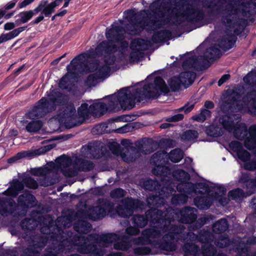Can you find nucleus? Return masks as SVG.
Returning <instances> with one entry per match:
<instances>
[{
    "label": "nucleus",
    "instance_id": "49",
    "mask_svg": "<svg viewBox=\"0 0 256 256\" xmlns=\"http://www.w3.org/2000/svg\"><path fill=\"white\" fill-rule=\"evenodd\" d=\"M118 147L119 145L116 142L112 143L111 146H110V149L115 154H118Z\"/></svg>",
    "mask_w": 256,
    "mask_h": 256
},
{
    "label": "nucleus",
    "instance_id": "60",
    "mask_svg": "<svg viewBox=\"0 0 256 256\" xmlns=\"http://www.w3.org/2000/svg\"><path fill=\"white\" fill-rule=\"evenodd\" d=\"M18 131L16 130H11L10 131V136H16L18 134Z\"/></svg>",
    "mask_w": 256,
    "mask_h": 256
},
{
    "label": "nucleus",
    "instance_id": "43",
    "mask_svg": "<svg viewBox=\"0 0 256 256\" xmlns=\"http://www.w3.org/2000/svg\"><path fill=\"white\" fill-rule=\"evenodd\" d=\"M196 13V10L194 9V8L190 6V7H188L187 8L186 10L184 12V14H182L183 16H194Z\"/></svg>",
    "mask_w": 256,
    "mask_h": 256
},
{
    "label": "nucleus",
    "instance_id": "41",
    "mask_svg": "<svg viewBox=\"0 0 256 256\" xmlns=\"http://www.w3.org/2000/svg\"><path fill=\"white\" fill-rule=\"evenodd\" d=\"M214 243L216 246L220 248L226 246L229 244L228 240L227 238H222L218 242Z\"/></svg>",
    "mask_w": 256,
    "mask_h": 256
},
{
    "label": "nucleus",
    "instance_id": "7",
    "mask_svg": "<svg viewBox=\"0 0 256 256\" xmlns=\"http://www.w3.org/2000/svg\"><path fill=\"white\" fill-rule=\"evenodd\" d=\"M66 100L65 96L60 94L56 98L52 94L48 98H42L28 113V116L32 119L40 118L46 112L52 110L56 106L62 104V102Z\"/></svg>",
    "mask_w": 256,
    "mask_h": 256
},
{
    "label": "nucleus",
    "instance_id": "11",
    "mask_svg": "<svg viewBox=\"0 0 256 256\" xmlns=\"http://www.w3.org/2000/svg\"><path fill=\"white\" fill-rule=\"evenodd\" d=\"M184 248L186 254H190L192 256H200L201 254L204 256H212L215 252L214 247L208 244L207 240L206 244L202 246V252L197 246L190 243L186 244Z\"/></svg>",
    "mask_w": 256,
    "mask_h": 256
},
{
    "label": "nucleus",
    "instance_id": "20",
    "mask_svg": "<svg viewBox=\"0 0 256 256\" xmlns=\"http://www.w3.org/2000/svg\"><path fill=\"white\" fill-rule=\"evenodd\" d=\"M78 114L83 119L88 118L90 114H92V100L82 104L78 110Z\"/></svg>",
    "mask_w": 256,
    "mask_h": 256
},
{
    "label": "nucleus",
    "instance_id": "34",
    "mask_svg": "<svg viewBox=\"0 0 256 256\" xmlns=\"http://www.w3.org/2000/svg\"><path fill=\"white\" fill-rule=\"evenodd\" d=\"M244 194L241 190L238 188L229 192L228 196L232 200H238L239 198H243Z\"/></svg>",
    "mask_w": 256,
    "mask_h": 256
},
{
    "label": "nucleus",
    "instance_id": "26",
    "mask_svg": "<svg viewBox=\"0 0 256 256\" xmlns=\"http://www.w3.org/2000/svg\"><path fill=\"white\" fill-rule=\"evenodd\" d=\"M228 228V223L226 220L222 219L217 222L213 226V230L215 232H220Z\"/></svg>",
    "mask_w": 256,
    "mask_h": 256
},
{
    "label": "nucleus",
    "instance_id": "35",
    "mask_svg": "<svg viewBox=\"0 0 256 256\" xmlns=\"http://www.w3.org/2000/svg\"><path fill=\"white\" fill-rule=\"evenodd\" d=\"M244 82L248 84H252L256 82V72H250L244 78Z\"/></svg>",
    "mask_w": 256,
    "mask_h": 256
},
{
    "label": "nucleus",
    "instance_id": "37",
    "mask_svg": "<svg viewBox=\"0 0 256 256\" xmlns=\"http://www.w3.org/2000/svg\"><path fill=\"white\" fill-rule=\"evenodd\" d=\"M33 16L32 11L26 12L20 14V21L22 23H26L30 20Z\"/></svg>",
    "mask_w": 256,
    "mask_h": 256
},
{
    "label": "nucleus",
    "instance_id": "52",
    "mask_svg": "<svg viewBox=\"0 0 256 256\" xmlns=\"http://www.w3.org/2000/svg\"><path fill=\"white\" fill-rule=\"evenodd\" d=\"M230 77V76L228 74L223 75L218 82V85L219 86L223 84L226 80H228Z\"/></svg>",
    "mask_w": 256,
    "mask_h": 256
},
{
    "label": "nucleus",
    "instance_id": "1",
    "mask_svg": "<svg viewBox=\"0 0 256 256\" xmlns=\"http://www.w3.org/2000/svg\"><path fill=\"white\" fill-rule=\"evenodd\" d=\"M150 232L145 230L143 236L133 238L127 242L124 238L115 234H102L97 238L90 236L78 237L74 246L78 252L90 254L91 256H144L158 254L159 251L148 246L136 248V246L146 245L152 241Z\"/></svg>",
    "mask_w": 256,
    "mask_h": 256
},
{
    "label": "nucleus",
    "instance_id": "53",
    "mask_svg": "<svg viewBox=\"0 0 256 256\" xmlns=\"http://www.w3.org/2000/svg\"><path fill=\"white\" fill-rule=\"evenodd\" d=\"M16 26L14 22H7L4 24V29L6 30H12Z\"/></svg>",
    "mask_w": 256,
    "mask_h": 256
},
{
    "label": "nucleus",
    "instance_id": "18",
    "mask_svg": "<svg viewBox=\"0 0 256 256\" xmlns=\"http://www.w3.org/2000/svg\"><path fill=\"white\" fill-rule=\"evenodd\" d=\"M43 150H37L32 152L31 151H24L17 154L12 158L8 160L9 163H12L17 160L22 158H32L36 156L40 155L43 152Z\"/></svg>",
    "mask_w": 256,
    "mask_h": 256
},
{
    "label": "nucleus",
    "instance_id": "57",
    "mask_svg": "<svg viewBox=\"0 0 256 256\" xmlns=\"http://www.w3.org/2000/svg\"><path fill=\"white\" fill-rule=\"evenodd\" d=\"M204 106L208 108H212L214 107V104L212 102L206 101L204 104Z\"/></svg>",
    "mask_w": 256,
    "mask_h": 256
},
{
    "label": "nucleus",
    "instance_id": "29",
    "mask_svg": "<svg viewBox=\"0 0 256 256\" xmlns=\"http://www.w3.org/2000/svg\"><path fill=\"white\" fill-rule=\"evenodd\" d=\"M42 126V124L40 121H32L28 124L26 126V130L29 132H36L38 131Z\"/></svg>",
    "mask_w": 256,
    "mask_h": 256
},
{
    "label": "nucleus",
    "instance_id": "10",
    "mask_svg": "<svg viewBox=\"0 0 256 256\" xmlns=\"http://www.w3.org/2000/svg\"><path fill=\"white\" fill-rule=\"evenodd\" d=\"M195 76V74L192 72H182L178 76L172 78L168 82V84L173 90H177L180 86L186 88L192 84Z\"/></svg>",
    "mask_w": 256,
    "mask_h": 256
},
{
    "label": "nucleus",
    "instance_id": "42",
    "mask_svg": "<svg viewBox=\"0 0 256 256\" xmlns=\"http://www.w3.org/2000/svg\"><path fill=\"white\" fill-rule=\"evenodd\" d=\"M121 157L124 161L126 162H130L135 160L132 156H130V154L129 152H127L126 153H122Z\"/></svg>",
    "mask_w": 256,
    "mask_h": 256
},
{
    "label": "nucleus",
    "instance_id": "48",
    "mask_svg": "<svg viewBox=\"0 0 256 256\" xmlns=\"http://www.w3.org/2000/svg\"><path fill=\"white\" fill-rule=\"evenodd\" d=\"M184 116L182 114H178L168 118L169 122H177L182 120Z\"/></svg>",
    "mask_w": 256,
    "mask_h": 256
},
{
    "label": "nucleus",
    "instance_id": "28",
    "mask_svg": "<svg viewBox=\"0 0 256 256\" xmlns=\"http://www.w3.org/2000/svg\"><path fill=\"white\" fill-rule=\"evenodd\" d=\"M223 133L222 130L219 126H210L207 129V134L211 136L217 137L222 135Z\"/></svg>",
    "mask_w": 256,
    "mask_h": 256
},
{
    "label": "nucleus",
    "instance_id": "24",
    "mask_svg": "<svg viewBox=\"0 0 256 256\" xmlns=\"http://www.w3.org/2000/svg\"><path fill=\"white\" fill-rule=\"evenodd\" d=\"M106 214V210L99 206L91 208L89 211L90 218L94 220L104 218Z\"/></svg>",
    "mask_w": 256,
    "mask_h": 256
},
{
    "label": "nucleus",
    "instance_id": "33",
    "mask_svg": "<svg viewBox=\"0 0 256 256\" xmlns=\"http://www.w3.org/2000/svg\"><path fill=\"white\" fill-rule=\"evenodd\" d=\"M210 110H203L198 115L194 116V119L197 121L202 122H204L208 118L210 117Z\"/></svg>",
    "mask_w": 256,
    "mask_h": 256
},
{
    "label": "nucleus",
    "instance_id": "12",
    "mask_svg": "<svg viewBox=\"0 0 256 256\" xmlns=\"http://www.w3.org/2000/svg\"><path fill=\"white\" fill-rule=\"evenodd\" d=\"M151 46V42L144 40H134L130 46L132 50L130 56V62L137 61L142 56V51L148 49Z\"/></svg>",
    "mask_w": 256,
    "mask_h": 256
},
{
    "label": "nucleus",
    "instance_id": "22",
    "mask_svg": "<svg viewBox=\"0 0 256 256\" xmlns=\"http://www.w3.org/2000/svg\"><path fill=\"white\" fill-rule=\"evenodd\" d=\"M24 188L22 184L18 180H14L12 182L10 188L6 190L4 194L5 195L16 196L18 192L20 191Z\"/></svg>",
    "mask_w": 256,
    "mask_h": 256
},
{
    "label": "nucleus",
    "instance_id": "50",
    "mask_svg": "<svg viewBox=\"0 0 256 256\" xmlns=\"http://www.w3.org/2000/svg\"><path fill=\"white\" fill-rule=\"evenodd\" d=\"M194 104H188L184 106L181 108V110H184L185 112L188 113L190 112L194 108Z\"/></svg>",
    "mask_w": 256,
    "mask_h": 256
},
{
    "label": "nucleus",
    "instance_id": "31",
    "mask_svg": "<svg viewBox=\"0 0 256 256\" xmlns=\"http://www.w3.org/2000/svg\"><path fill=\"white\" fill-rule=\"evenodd\" d=\"M51 172L50 170L48 168V166L46 168H40L32 169L30 173L36 176H46Z\"/></svg>",
    "mask_w": 256,
    "mask_h": 256
},
{
    "label": "nucleus",
    "instance_id": "32",
    "mask_svg": "<svg viewBox=\"0 0 256 256\" xmlns=\"http://www.w3.org/2000/svg\"><path fill=\"white\" fill-rule=\"evenodd\" d=\"M173 175L178 180L182 182H184L189 179L188 174L184 170H180L176 171L174 173Z\"/></svg>",
    "mask_w": 256,
    "mask_h": 256
},
{
    "label": "nucleus",
    "instance_id": "21",
    "mask_svg": "<svg viewBox=\"0 0 256 256\" xmlns=\"http://www.w3.org/2000/svg\"><path fill=\"white\" fill-rule=\"evenodd\" d=\"M246 98L248 100L246 106L249 112L254 115H256V92L252 91L248 94Z\"/></svg>",
    "mask_w": 256,
    "mask_h": 256
},
{
    "label": "nucleus",
    "instance_id": "17",
    "mask_svg": "<svg viewBox=\"0 0 256 256\" xmlns=\"http://www.w3.org/2000/svg\"><path fill=\"white\" fill-rule=\"evenodd\" d=\"M173 191L174 190L170 188H164L161 190V192L160 193V196H150L148 198L147 202L150 205H153L158 206L159 205H160L164 203L163 200L164 198L165 197H168L169 196V194L170 193L172 194Z\"/></svg>",
    "mask_w": 256,
    "mask_h": 256
},
{
    "label": "nucleus",
    "instance_id": "5",
    "mask_svg": "<svg viewBox=\"0 0 256 256\" xmlns=\"http://www.w3.org/2000/svg\"><path fill=\"white\" fill-rule=\"evenodd\" d=\"M178 190L184 194H177L172 198V202L174 204L184 203L188 197V194H192V192L195 194L207 193V196L196 198L194 202L198 208L200 209H205L209 208L211 204L214 201H218L222 204L224 205L227 203V200L224 198L223 200L222 195L226 193L225 188L222 186H215L212 190H210L208 186L203 183H199L194 186L190 183L182 182L178 184Z\"/></svg>",
    "mask_w": 256,
    "mask_h": 256
},
{
    "label": "nucleus",
    "instance_id": "3",
    "mask_svg": "<svg viewBox=\"0 0 256 256\" xmlns=\"http://www.w3.org/2000/svg\"><path fill=\"white\" fill-rule=\"evenodd\" d=\"M124 30L115 25H112L110 29L106 32V38L108 42L100 43L95 50L96 54L104 55V66H100L97 62L90 64V72L92 74L89 76L88 81L90 84L94 80L104 78L110 76V65L115 61L114 53L116 54H124L126 48H128V43L123 40Z\"/></svg>",
    "mask_w": 256,
    "mask_h": 256
},
{
    "label": "nucleus",
    "instance_id": "62",
    "mask_svg": "<svg viewBox=\"0 0 256 256\" xmlns=\"http://www.w3.org/2000/svg\"><path fill=\"white\" fill-rule=\"evenodd\" d=\"M170 126V124L164 123V124H161L160 127L162 128H164H164H169Z\"/></svg>",
    "mask_w": 256,
    "mask_h": 256
},
{
    "label": "nucleus",
    "instance_id": "64",
    "mask_svg": "<svg viewBox=\"0 0 256 256\" xmlns=\"http://www.w3.org/2000/svg\"><path fill=\"white\" fill-rule=\"evenodd\" d=\"M191 61H192V60L191 59H189V60H187L186 62H184L183 64V66H186V65H187V64L188 63H190V64H188V66L190 65H191Z\"/></svg>",
    "mask_w": 256,
    "mask_h": 256
},
{
    "label": "nucleus",
    "instance_id": "39",
    "mask_svg": "<svg viewBox=\"0 0 256 256\" xmlns=\"http://www.w3.org/2000/svg\"><path fill=\"white\" fill-rule=\"evenodd\" d=\"M34 199V197L29 194H26V196H20L18 198V202L19 203H24V204H27L29 200H33Z\"/></svg>",
    "mask_w": 256,
    "mask_h": 256
},
{
    "label": "nucleus",
    "instance_id": "25",
    "mask_svg": "<svg viewBox=\"0 0 256 256\" xmlns=\"http://www.w3.org/2000/svg\"><path fill=\"white\" fill-rule=\"evenodd\" d=\"M62 2V0H55L48 4L42 10V12L45 16H48L54 12V9L58 6Z\"/></svg>",
    "mask_w": 256,
    "mask_h": 256
},
{
    "label": "nucleus",
    "instance_id": "15",
    "mask_svg": "<svg viewBox=\"0 0 256 256\" xmlns=\"http://www.w3.org/2000/svg\"><path fill=\"white\" fill-rule=\"evenodd\" d=\"M138 200H133L132 198H127L122 202L118 209L117 212L120 216H130L135 208H137Z\"/></svg>",
    "mask_w": 256,
    "mask_h": 256
},
{
    "label": "nucleus",
    "instance_id": "55",
    "mask_svg": "<svg viewBox=\"0 0 256 256\" xmlns=\"http://www.w3.org/2000/svg\"><path fill=\"white\" fill-rule=\"evenodd\" d=\"M130 127L128 125H126L124 126L122 128L118 130V132L119 133L126 132L129 131Z\"/></svg>",
    "mask_w": 256,
    "mask_h": 256
},
{
    "label": "nucleus",
    "instance_id": "23",
    "mask_svg": "<svg viewBox=\"0 0 256 256\" xmlns=\"http://www.w3.org/2000/svg\"><path fill=\"white\" fill-rule=\"evenodd\" d=\"M24 29V27H20L10 32L2 34L0 36V44L17 36L21 32H23Z\"/></svg>",
    "mask_w": 256,
    "mask_h": 256
},
{
    "label": "nucleus",
    "instance_id": "6",
    "mask_svg": "<svg viewBox=\"0 0 256 256\" xmlns=\"http://www.w3.org/2000/svg\"><path fill=\"white\" fill-rule=\"evenodd\" d=\"M168 158L174 162H180L183 158V152L180 149H176L170 152L168 155L163 152H158L155 154L150 160V162L156 165L152 170L155 175L167 176L169 171L168 168L163 166L166 159Z\"/></svg>",
    "mask_w": 256,
    "mask_h": 256
},
{
    "label": "nucleus",
    "instance_id": "38",
    "mask_svg": "<svg viewBox=\"0 0 256 256\" xmlns=\"http://www.w3.org/2000/svg\"><path fill=\"white\" fill-rule=\"evenodd\" d=\"M157 184L158 182H156L152 180H148L144 182V186L146 190H153L156 189L155 187Z\"/></svg>",
    "mask_w": 256,
    "mask_h": 256
},
{
    "label": "nucleus",
    "instance_id": "30",
    "mask_svg": "<svg viewBox=\"0 0 256 256\" xmlns=\"http://www.w3.org/2000/svg\"><path fill=\"white\" fill-rule=\"evenodd\" d=\"M198 136V133L195 130H188L182 135V138L184 140L194 141Z\"/></svg>",
    "mask_w": 256,
    "mask_h": 256
},
{
    "label": "nucleus",
    "instance_id": "54",
    "mask_svg": "<svg viewBox=\"0 0 256 256\" xmlns=\"http://www.w3.org/2000/svg\"><path fill=\"white\" fill-rule=\"evenodd\" d=\"M34 0H24L19 4L20 8H22L32 2Z\"/></svg>",
    "mask_w": 256,
    "mask_h": 256
},
{
    "label": "nucleus",
    "instance_id": "8",
    "mask_svg": "<svg viewBox=\"0 0 256 256\" xmlns=\"http://www.w3.org/2000/svg\"><path fill=\"white\" fill-rule=\"evenodd\" d=\"M239 115L224 116L220 118V126L225 130L234 132V136L238 139H242L248 134L244 124H238Z\"/></svg>",
    "mask_w": 256,
    "mask_h": 256
},
{
    "label": "nucleus",
    "instance_id": "9",
    "mask_svg": "<svg viewBox=\"0 0 256 256\" xmlns=\"http://www.w3.org/2000/svg\"><path fill=\"white\" fill-rule=\"evenodd\" d=\"M230 148L238 158L244 162V166L245 169L250 170L256 169V162L250 160L249 154L243 150L240 142H232L230 144Z\"/></svg>",
    "mask_w": 256,
    "mask_h": 256
},
{
    "label": "nucleus",
    "instance_id": "59",
    "mask_svg": "<svg viewBox=\"0 0 256 256\" xmlns=\"http://www.w3.org/2000/svg\"><path fill=\"white\" fill-rule=\"evenodd\" d=\"M67 12V10H62L60 11L59 12L56 14L54 16H62L64 15Z\"/></svg>",
    "mask_w": 256,
    "mask_h": 256
},
{
    "label": "nucleus",
    "instance_id": "46",
    "mask_svg": "<svg viewBox=\"0 0 256 256\" xmlns=\"http://www.w3.org/2000/svg\"><path fill=\"white\" fill-rule=\"evenodd\" d=\"M134 28H135L134 30H131L130 31L129 34H136L140 32V30L143 28L141 26V24H135L132 26Z\"/></svg>",
    "mask_w": 256,
    "mask_h": 256
},
{
    "label": "nucleus",
    "instance_id": "40",
    "mask_svg": "<svg viewBox=\"0 0 256 256\" xmlns=\"http://www.w3.org/2000/svg\"><path fill=\"white\" fill-rule=\"evenodd\" d=\"M124 194V190L120 188H117L113 190L110 192V196L113 198H119L123 196Z\"/></svg>",
    "mask_w": 256,
    "mask_h": 256
},
{
    "label": "nucleus",
    "instance_id": "14",
    "mask_svg": "<svg viewBox=\"0 0 256 256\" xmlns=\"http://www.w3.org/2000/svg\"><path fill=\"white\" fill-rule=\"evenodd\" d=\"M58 160L60 164V171L65 176L72 177L76 175L77 173L76 166L74 164H72L70 158L62 156Z\"/></svg>",
    "mask_w": 256,
    "mask_h": 256
},
{
    "label": "nucleus",
    "instance_id": "51",
    "mask_svg": "<svg viewBox=\"0 0 256 256\" xmlns=\"http://www.w3.org/2000/svg\"><path fill=\"white\" fill-rule=\"evenodd\" d=\"M246 188H248L249 187H250V188L252 189V190L250 192V193H252L254 190V188H256V184H254V182L252 180H249L246 182Z\"/></svg>",
    "mask_w": 256,
    "mask_h": 256
},
{
    "label": "nucleus",
    "instance_id": "36",
    "mask_svg": "<svg viewBox=\"0 0 256 256\" xmlns=\"http://www.w3.org/2000/svg\"><path fill=\"white\" fill-rule=\"evenodd\" d=\"M26 186L30 188H36L38 186L37 182L30 177H26L24 180Z\"/></svg>",
    "mask_w": 256,
    "mask_h": 256
},
{
    "label": "nucleus",
    "instance_id": "63",
    "mask_svg": "<svg viewBox=\"0 0 256 256\" xmlns=\"http://www.w3.org/2000/svg\"><path fill=\"white\" fill-rule=\"evenodd\" d=\"M43 19H44V16H40L36 19L35 22L38 23V22H40V21H42Z\"/></svg>",
    "mask_w": 256,
    "mask_h": 256
},
{
    "label": "nucleus",
    "instance_id": "13",
    "mask_svg": "<svg viewBox=\"0 0 256 256\" xmlns=\"http://www.w3.org/2000/svg\"><path fill=\"white\" fill-rule=\"evenodd\" d=\"M58 117L59 120L62 122H64V119H65L64 122L67 120H71L72 126L77 125L76 110L72 104L64 106L58 114Z\"/></svg>",
    "mask_w": 256,
    "mask_h": 256
},
{
    "label": "nucleus",
    "instance_id": "56",
    "mask_svg": "<svg viewBox=\"0 0 256 256\" xmlns=\"http://www.w3.org/2000/svg\"><path fill=\"white\" fill-rule=\"evenodd\" d=\"M86 164H88V167H86V168H84V167L80 168L78 170H90L91 168H92V166H93L92 164L88 162H86Z\"/></svg>",
    "mask_w": 256,
    "mask_h": 256
},
{
    "label": "nucleus",
    "instance_id": "58",
    "mask_svg": "<svg viewBox=\"0 0 256 256\" xmlns=\"http://www.w3.org/2000/svg\"><path fill=\"white\" fill-rule=\"evenodd\" d=\"M208 51H210V54L211 55H213V54H218L219 52V49L216 48H215L214 49H210L208 50Z\"/></svg>",
    "mask_w": 256,
    "mask_h": 256
},
{
    "label": "nucleus",
    "instance_id": "45",
    "mask_svg": "<svg viewBox=\"0 0 256 256\" xmlns=\"http://www.w3.org/2000/svg\"><path fill=\"white\" fill-rule=\"evenodd\" d=\"M162 34L163 32H162L155 34L152 37V42H154L157 43L162 40H164V37L162 36Z\"/></svg>",
    "mask_w": 256,
    "mask_h": 256
},
{
    "label": "nucleus",
    "instance_id": "16",
    "mask_svg": "<svg viewBox=\"0 0 256 256\" xmlns=\"http://www.w3.org/2000/svg\"><path fill=\"white\" fill-rule=\"evenodd\" d=\"M196 212L195 208H186L176 214L177 216L178 220L182 223H190L196 220Z\"/></svg>",
    "mask_w": 256,
    "mask_h": 256
},
{
    "label": "nucleus",
    "instance_id": "2",
    "mask_svg": "<svg viewBox=\"0 0 256 256\" xmlns=\"http://www.w3.org/2000/svg\"><path fill=\"white\" fill-rule=\"evenodd\" d=\"M168 91L162 78L151 75L144 82L134 86L122 88L118 92L108 96V106L102 102L92 100V114L100 116L108 110L116 112L130 110L134 107L136 102L144 98L156 97L160 93H167Z\"/></svg>",
    "mask_w": 256,
    "mask_h": 256
},
{
    "label": "nucleus",
    "instance_id": "47",
    "mask_svg": "<svg viewBox=\"0 0 256 256\" xmlns=\"http://www.w3.org/2000/svg\"><path fill=\"white\" fill-rule=\"evenodd\" d=\"M186 239H188L186 240L187 242H188V240L190 241H196V240H200L203 242L202 239L198 238L197 236L195 235L192 232L188 234L187 235Z\"/></svg>",
    "mask_w": 256,
    "mask_h": 256
},
{
    "label": "nucleus",
    "instance_id": "4",
    "mask_svg": "<svg viewBox=\"0 0 256 256\" xmlns=\"http://www.w3.org/2000/svg\"><path fill=\"white\" fill-rule=\"evenodd\" d=\"M164 213L160 210H154L148 211L146 213V217L143 216H136L133 218L134 224L135 226L139 228L144 227L148 223V218L149 216L150 215V221L152 225L156 226V228L146 229V230H148L150 233L148 235L146 236V237L148 238L149 236H152V237L150 238L152 241L150 244L151 248L150 249H154L159 251L158 254L163 252L164 254H167V252H172L176 249V244L174 240L176 239H180L181 237V228L178 227H172L168 233L165 234L162 239V240L160 242H156V239L159 238L160 236V232L158 230V227L161 228V223H166L167 220L164 219ZM145 231L142 232V234ZM142 236H143L142 234Z\"/></svg>",
    "mask_w": 256,
    "mask_h": 256
},
{
    "label": "nucleus",
    "instance_id": "44",
    "mask_svg": "<svg viewBox=\"0 0 256 256\" xmlns=\"http://www.w3.org/2000/svg\"><path fill=\"white\" fill-rule=\"evenodd\" d=\"M139 232L138 229L132 226H130L126 229V232L129 235H136Z\"/></svg>",
    "mask_w": 256,
    "mask_h": 256
},
{
    "label": "nucleus",
    "instance_id": "61",
    "mask_svg": "<svg viewBox=\"0 0 256 256\" xmlns=\"http://www.w3.org/2000/svg\"><path fill=\"white\" fill-rule=\"evenodd\" d=\"M15 6V2H10L6 6V9L12 8Z\"/></svg>",
    "mask_w": 256,
    "mask_h": 256
},
{
    "label": "nucleus",
    "instance_id": "19",
    "mask_svg": "<svg viewBox=\"0 0 256 256\" xmlns=\"http://www.w3.org/2000/svg\"><path fill=\"white\" fill-rule=\"evenodd\" d=\"M246 147L250 150L256 147V125L252 126L249 129V136L244 141Z\"/></svg>",
    "mask_w": 256,
    "mask_h": 256
},
{
    "label": "nucleus",
    "instance_id": "27",
    "mask_svg": "<svg viewBox=\"0 0 256 256\" xmlns=\"http://www.w3.org/2000/svg\"><path fill=\"white\" fill-rule=\"evenodd\" d=\"M72 75L70 72H68V73L60 79L58 84L60 88L62 89L67 88L68 86L72 82Z\"/></svg>",
    "mask_w": 256,
    "mask_h": 256
}]
</instances>
